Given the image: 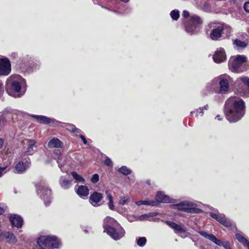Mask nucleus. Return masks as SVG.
Returning <instances> with one entry per match:
<instances>
[{
	"mask_svg": "<svg viewBox=\"0 0 249 249\" xmlns=\"http://www.w3.org/2000/svg\"><path fill=\"white\" fill-rule=\"evenodd\" d=\"M183 16L184 17V18H187L189 15V13L188 11H186V10H184L183 12Z\"/></svg>",
	"mask_w": 249,
	"mask_h": 249,
	"instance_id": "44",
	"label": "nucleus"
},
{
	"mask_svg": "<svg viewBox=\"0 0 249 249\" xmlns=\"http://www.w3.org/2000/svg\"><path fill=\"white\" fill-rule=\"evenodd\" d=\"M6 167L4 168H0V177H1L3 174V171L4 169H5Z\"/></svg>",
	"mask_w": 249,
	"mask_h": 249,
	"instance_id": "46",
	"label": "nucleus"
},
{
	"mask_svg": "<svg viewBox=\"0 0 249 249\" xmlns=\"http://www.w3.org/2000/svg\"><path fill=\"white\" fill-rule=\"evenodd\" d=\"M31 116L36 119L37 122L44 124H50L52 121V119L45 116L33 115Z\"/></svg>",
	"mask_w": 249,
	"mask_h": 249,
	"instance_id": "23",
	"label": "nucleus"
},
{
	"mask_svg": "<svg viewBox=\"0 0 249 249\" xmlns=\"http://www.w3.org/2000/svg\"><path fill=\"white\" fill-rule=\"evenodd\" d=\"M213 59L217 63H220L226 61L227 55L224 49L218 48L213 55Z\"/></svg>",
	"mask_w": 249,
	"mask_h": 249,
	"instance_id": "12",
	"label": "nucleus"
},
{
	"mask_svg": "<svg viewBox=\"0 0 249 249\" xmlns=\"http://www.w3.org/2000/svg\"><path fill=\"white\" fill-rule=\"evenodd\" d=\"M146 242V239L145 237H140L138 239L137 244L140 247H143L145 245Z\"/></svg>",
	"mask_w": 249,
	"mask_h": 249,
	"instance_id": "39",
	"label": "nucleus"
},
{
	"mask_svg": "<svg viewBox=\"0 0 249 249\" xmlns=\"http://www.w3.org/2000/svg\"><path fill=\"white\" fill-rule=\"evenodd\" d=\"M210 215L213 218L216 219L218 222L226 227H230L232 224L231 221L227 219L223 214H216L211 213Z\"/></svg>",
	"mask_w": 249,
	"mask_h": 249,
	"instance_id": "15",
	"label": "nucleus"
},
{
	"mask_svg": "<svg viewBox=\"0 0 249 249\" xmlns=\"http://www.w3.org/2000/svg\"><path fill=\"white\" fill-rule=\"evenodd\" d=\"M61 186L65 189H68L71 185L72 181L66 180L61 177L59 180Z\"/></svg>",
	"mask_w": 249,
	"mask_h": 249,
	"instance_id": "27",
	"label": "nucleus"
},
{
	"mask_svg": "<svg viewBox=\"0 0 249 249\" xmlns=\"http://www.w3.org/2000/svg\"><path fill=\"white\" fill-rule=\"evenodd\" d=\"M71 175L73 178L75 180L76 182H85V179L83 177H82L80 175L77 174L75 172H72L71 173Z\"/></svg>",
	"mask_w": 249,
	"mask_h": 249,
	"instance_id": "32",
	"label": "nucleus"
},
{
	"mask_svg": "<svg viewBox=\"0 0 249 249\" xmlns=\"http://www.w3.org/2000/svg\"><path fill=\"white\" fill-rule=\"evenodd\" d=\"M122 1H124V2H127L129 1V0H121Z\"/></svg>",
	"mask_w": 249,
	"mask_h": 249,
	"instance_id": "50",
	"label": "nucleus"
},
{
	"mask_svg": "<svg viewBox=\"0 0 249 249\" xmlns=\"http://www.w3.org/2000/svg\"><path fill=\"white\" fill-rule=\"evenodd\" d=\"M155 201L158 203H171L172 202V199L168 196L165 195L163 192H159L157 195Z\"/></svg>",
	"mask_w": 249,
	"mask_h": 249,
	"instance_id": "18",
	"label": "nucleus"
},
{
	"mask_svg": "<svg viewBox=\"0 0 249 249\" xmlns=\"http://www.w3.org/2000/svg\"><path fill=\"white\" fill-rule=\"evenodd\" d=\"M67 158L66 157H63L61 155H59L58 157L57 162L59 165V168L61 169L62 171L63 170L61 169L62 167L65 164L66 160Z\"/></svg>",
	"mask_w": 249,
	"mask_h": 249,
	"instance_id": "33",
	"label": "nucleus"
},
{
	"mask_svg": "<svg viewBox=\"0 0 249 249\" xmlns=\"http://www.w3.org/2000/svg\"><path fill=\"white\" fill-rule=\"evenodd\" d=\"M77 194L81 197H87L89 194V190L87 186L81 185L76 190Z\"/></svg>",
	"mask_w": 249,
	"mask_h": 249,
	"instance_id": "21",
	"label": "nucleus"
},
{
	"mask_svg": "<svg viewBox=\"0 0 249 249\" xmlns=\"http://www.w3.org/2000/svg\"><path fill=\"white\" fill-rule=\"evenodd\" d=\"M226 115L230 122H236L245 114V105L244 101L236 97H231L226 102Z\"/></svg>",
	"mask_w": 249,
	"mask_h": 249,
	"instance_id": "1",
	"label": "nucleus"
},
{
	"mask_svg": "<svg viewBox=\"0 0 249 249\" xmlns=\"http://www.w3.org/2000/svg\"><path fill=\"white\" fill-rule=\"evenodd\" d=\"M3 144V140L2 139H0V148H1Z\"/></svg>",
	"mask_w": 249,
	"mask_h": 249,
	"instance_id": "47",
	"label": "nucleus"
},
{
	"mask_svg": "<svg viewBox=\"0 0 249 249\" xmlns=\"http://www.w3.org/2000/svg\"><path fill=\"white\" fill-rule=\"evenodd\" d=\"M214 79H213L210 83V84H211V88L213 90H214L215 92H219V83H216V84H215L214 82Z\"/></svg>",
	"mask_w": 249,
	"mask_h": 249,
	"instance_id": "36",
	"label": "nucleus"
},
{
	"mask_svg": "<svg viewBox=\"0 0 249 249\" xmlns=\"http://www.w3.org/2000/svg\"><path fill=\"white\" fill-rule=\"evenodd\" d=\"M36 193L40 197L44 200L45 204L47 206L51 202L50 196L51 191L46 185L44 180H41L36 185Z\"/></svg>",
	"mask_w": 249,
	"mask_h": 249,
	"instance_id": "6",
	"label": "nucleus"
},
{
	"mask_svg": "<svg viewBox=\"0 0 249 249\" xmlns=\"http://www.w3.org/2000/svg\"><path fill=\"white\" fill-rule=\"evenodd\" d=\"M212 28L210 37L213 40H218L221 37H227L231 32V27L223 23H213Z\"/></svg>",
	"mask_w": 249,
	"mask_h": 249,
	"instance_id": "4",
	"label": "nucleus"
},
{
	"mask_svg": "<svg viewBox=\"0 0 249 249\" xmlns=\"http://www.w3.org/2000/svg\"><path fill=\"white\" fill-rule=\"evenodd\" d=\"M3 212V209L0 207V214H2Z\"/></svg>",
	"mask_w": 249,
	"mask_h": 249,
	"instance_id": "48",
	"label": "nucleus"
},
{
	"mask_svg": "<svg viewBox=\"0 0 249 249\" xmlns=\"http://www.w3.org/2000/svg\"><path fill=\"white\" fill-rule=\"evenodd\" d=\"M156 215L155 213H147L142 214L136 217L137 220L144 221L148 220L150 217H154Z\"/></svg>",
	"mask_w": 249,
	"mask_h": 249,
	"instance_id": "26",
	"label": "nucleus"
},
{
	"mask_svg": "<svg viewBox=\"0 0 249 249\" xmlns=\"http://www.w3.org/2000/svg\"><path fill=\"white\" fill-rule=\"evenodd\" d=\"M54 240L53 242H51V247L53 249H58L61 245L60 241L55 236H53Z\"/></svg>",
	"mask_w": 249,
	"mask_h": 249,
	"instance_id": "34",
	"label": "nucleus"
},
{
	"mask_svg": "<svg viewBox=\"0 0 249 249\" xmlns=\"http://www.w3.org/2000/svg\"><path fill=\"white\" fill-rule=\"evenodd\" d=\"M233 44L234 47L238 50L245 49L248 46L247 42L242 41L238 39H234L233 41Z\"/></svg>",
	"mask_w": 249,
	"mask_h": 249,
	"instance_id": "22",
	"label": "nucleus"
},
{
	"mask_svg": "<svg viewBox=\"0 0 249 249\" xmlns=\"http://www.w3.org/2000/svg\"><path fill=\"white\" fill-rule=\"evenodd\" d=\"M201 20L199 17L197 16L192 17L190 25H188L185 27L186 31L190 34H193L196 28L197 25L201 23Z\"/></svg>",
	"mask_w": 249,
	"mask_h": 249,
	"instance_id": "14",
	"label": "nucleus"
},
{
	"mask_svg": "<svg viewBox=\"0 0 249 249\" xmlns=\"http://www.w3.org/2000/svg\"><path fill=\"white\" fill-rule=\"evenodd\" d=\"M104 163L108 166L112 165L111 160L107 157H106V160H104Z\"/></svg>",
	"mask_w": 249,
	"mask_h": 249,
	"instance_id": "42",
	"label": "nucleus"
},
{
	"mask_svg": "<svg viewBox=\"0 0 249 249\" xmlns=\"http://www.w3.org/2000/svg\"><path fill=\"white\" fill-rule=\"evenodd\" d=\"M245 10L249 13V2H246L244 5Z\"/></svg>",
	"mask_w": 249,
	"mask_h": 249,
	"instance_id": "43",
	"label": "nucleus"
},
{
	"mask_svg": "<svg viewBox=\"0 0 249 249\" xmlns=\"http://www.w3.org/2000/svg\"><path fill=\"white\" fill-rule=\"evenodd\" d=\"M130 200V197L128 196H125L120 197L118 204L121 206H124V205L127 204Z\"/></svg>",
	"mask_w": 249,
	"mask_h": 249,
	"instance_id": "31",
	"label": "nucleus"
},
{
	"mask_svg": "<svg viewBox=\"0 0 249 249\" xmlns=\"http://www.w3.org/2000/svg\"><path fill=\"white\" fill-rule=\"evenodd\" d=\"M165 223L174 230L176 233H180L181 234V236L183 235L184 237H186L187 230L183 225H178L174 222L169 221H166Z\"/></svg>",
	"mask_w": 249,
	"mask_h": 249,
	"instance_id": "11",
	"label": "nucleus"
},
{
	"mask_svg": "<svg viewBox=\"0 0 249 249\" xmlns=\"http://www.w3.org/2000/svg\"><path fill=\"white\" fill-rule=\"evenodd\" d=\"M10 220L13 226L20 228L23 224V220L20 216L16 214L11 215Z\"/></svg>",
	"mask_w": 249,
	"mask_h": 249,
	"instance_id": "19",
	"label": "nucleus"
},
{
	"mask_svg": "<svg viewBox=\"0 0 249 249\" xmlns=\"http://www.w3.org/2000/svg\"><path fill=\"white\" fill-rule=\"evenodd\" d=\"M4 237L6 239V241L10 243H15L17 241L16 237L12 233L10 232L5 233Z\"/></svg>",
	"mask_w": 249,
	"mask_h": 249,
	"instance_id": "28",
	"label": "nucleus"
},
{
	"mask_svg": "<svg viewBox=\"0 0 249 249\" xmlns=\"http://www.w3.org/2000/svg\"><path fill=\"white\" fill-rule=\"evenodd\" d=\"M106 193L107 195V198L108 200V206L109 209L111 210H114V205L113 204V197L108 191H106Z\"/></svg>",
	"mask_w": 249,
	"mask_h": 249,
	"instance_id": "30",
	"label": "nucleus"
},
{
	"mask_svg": "<svg viewBox=\"0 0 249 249\" xmlns=\"http://www.w3.org/2000/svg\"><path fill=\"white\" fill-rule=\"evenodd\" d=\"M118 233V231L116 229V231L115 232H113V233L115 234H117Z\"/></svg>",
	"mask_w": 249,
	"mask_h": 249,
	"instance_id": "49",
	"label": "nucleus"
},
{
	"mask_svg": "<svg viewBox=\"0 0 249 249\" xmlns=\"http://www.w3.org/2000/svg\"><path fill=\"white\" fill-rule=\"evenodd\" d=\"M195 113V111H192V112H191V114L192 115V114H194V113Z\"/></svg>",
	"mask_w": 249,
	"mask_h": 249,
	"instance_id": "52",
	"label": "nucleus"
},
{
	"mask_svg": "<svg viewBox=\"0 0 249 249\" xmlns=\"http://www.w3.org/2000/svg\"><path fill=\"white\" fill-rule=\"evenodd\" d=\"M232 82L231 78L228 75H221L214 78V82L219 83V92L221 93H226L229 88V84Z\"/></svg>",
	"mask_w": 249,
	"mask_h": 249,
	"instance_id": "7",
	"label": "nucleus"
},
{
	"mask_svg": "<svg viewBox=\"0 0 249 249\" xmlns=\"http://www.w3.org/2000/svg\"><path fill=\"white\" fill-rule=\"evenodd\" d=\"M62 145V142L57 138H53L50 140L48 142V147L49 148L61 147Z\"/></svg>",
	"mask_w": 249,
	"mask_h": 249,
	"instance_id": "24",
	"label": "nucleus"
},
{
	"mask_svg": "<svg viewBox=\"0 0 249 249\" xmlns=\"http://www.w3.org/2000/svg\"><path fill=\"white\" fill-rule=\"evenodd\" d=\"M53 236H41L37 241V247L39 249H45L44 247H51V242H53Z\"/></svg>",
	"mask_w": 249,
	"mask_h": 249,
	"instance_id": "10",
	"label": "nucleus"
},
{
	"mask_svg": "<svg viewBox=\"0 0 249 249\" xmlns=\"http://www.w3.org/2000/svg\"><path fill=\"white\" fill-rule=\"evenodd\" d=\"M216 118H217L218 120H220V118H219V116H217L216 117Z\"/></svg>",
	"mask_w": 249,
	"mask_h": 249,
	"instance_id": "51",
	"label": "nucleus"
},
{
	"mask_svg": "<svg viewBox=\"0 0 249 249\" xmlns=\"http://www.w3.org/2000/svg\"><path fill=\"white\" fill-rule=\"evenodd\" d=\"M30 162L26 161L24 163L23 161H19L15 166L16 172L17 173H23L29 166Z\"/></svg>",
	"mask_w": 249,
	"mask_h": 249,
	"instance_id": "20",
	"label": "nucleus"
},
{
	"mask_svg": "<svg viewBox=\"0 0 249 249\" xmlns=\"http://www.w3.org/2000/svg\"><path fill=\"white\" fill-rule=\"evenodd\" d=\"M26 90L25 80L19 75L11 76L7 84V91L9 95L15 97H20Z\"/></svg>",
	"mask_w": 249,
	"mask_h": 249,
	"instance_id": "2",
	"label": "nucleus"
},
{
	"mask_svg": "<svg viewBox=\"0 0 249 249\" xmlns=\"http://www.w3.org/2000/svg\"><path fill=\"white\" fill-rule=\"evenodd\" d=\"M238 84L237 90L238 92L242 96H249V78L247 77H240L237 81Z\"/></svg>",
	"mask_w": 249,
	"mask_h": 249,
	"instance_id": "8",
	"label": "nucleus"
},
{
	"mask_svg": "<svg viewBox=\"0 0 249 249\" xmlns=\"http://www.w3.org/2000/svg\"><path fill=\"white\" fill-rule=\"evenodd\" d=\"M247 247L248 248V249H249V246H247Z\"/></svg>",
	"mask_w": 249,
	"mask_h": 249,
	"instance_id": "53",
	"label": "nucleus"
},
{
	"mask_svg": "<svg viewBox=\"0 0 249 249\" xmlns=\"http://www.w3.org/2000/svg\"><path fill=\"white\" fill-rule=\"evenodd\" d=\"M98 180H99L98 175L97 174H94L91 178V182H93V183H95L97 182L98 181Z\"/></svg>",
	"mask_w": 249,
	"mask_h": 249,
	"instance_id": "41",
	"label": "nucleus"
},
{
	"mask_svg": "<svg viewBox=\"0 0 249 249\" xmlns=\"http://www.w3.org/2000/svg\"><path fill=\"white\" fill-rule=\"evenodd\" d=\"M103 198V194L98 192L92 193L89 197V203L94 207H98L101 205L100 202Z\"/></svg>",
	"mask_w": 249,
	"mask_h": 249,
	"instance_id": "16",
	"label": "nucleus"
},
{
	"mask_svg": "<svg viewBox=\"0 0 249 249\" xmlns=\"http://www.w3.org/2000/svg\"><path fill=\"white\" fill-rule=\"evenodd\" d=\"M22 143L24 152L27 155H32L36 151V142L33 139H24L22 141Z\"/></svg>",
	"mask_w": 249,
	"mask_h": 249,
	"instance_id": "9",
	"label": "nucleus"
},
{
	"mask_svg": "<svg viewBox=\"0 0 249 249\" xmlns=\"http://www.w3.org/2000/svg\"><path fill=\"white\" fill-rule=\"evenodd\" d=\"M209 106L208 105H206L204 107L198 109L196 111V116H202L203 114V109H205V110H207Z\"/></svg>",
	"mask_w": 249,
	"mask_h": 249,
	"instance_id": "38",
	"label": "nucleus"
},
{
	"mask_svg": "<svg viewBox=\"0 0 249 249\" xmlns=\"http://www.w3.org/2000/svg\"><path fill=\"white\" fill-rule=\"evenodd\" d=\"M236 238L238 241L240 243H242L244 246L246 247L249 246V242L248 240L241 233H237L236 234Z\"/></svg>",
	"mask_w": 249,
	"mask_h": 249,
	"instance_id": "29",
	"label": "nucleus"
},
{
	"mask_svg": "<svg viewBox=\"0 0 249 249\" xmlns=\"http://www.w3.org/2000/svg\"><path fill=\"white\" fill-rule=\"evenodd\" d=\"M170 15L172 18L174 20H177L179 17V13L178 10H173L171 13Z\"/></svg>",
	"mask_w": 249,
	"mask_h": 249,
	"instance_id": "37",
	"label": "nucleus"
},
{
	"mask_svg": "<svg viewBox=\"0 0 249 249\" xmlns=\"http://www.w3.org/2000/svg\"><path fill=\"white\" fill-rule=\"evenodd\" d=\"M67 129L73 133H80L81 130L77 128L73 125H70L67 127Z\"/></svg>",
	"mask_w": 249,
	"mask_h": 249,
	"instance_id": "40",
	"label": "nucleus"
},
{
	"mask_svg": "<svg viewBox=\"0 0 249 249\" xmlns=\"http://www.w3.org/2000/svg\"><path fill=\"white\" fill-rule=\"evenodd\" d=\"M11 71V64L8 59H0V75H7Z\"/></svg>",
	"mask_w": 249,
	"mask_h": 249,
	"instance_id": "13",
	"label": "nucleus"
},
{
	"mask_svg": "<svg viewBox=\"0 0 249 249\" xmlns=\"http://www.w3.org/2000/svg\"><path fill=\"white\" fill-rule=\"evenodd\" d=\"M135 203L138 206H140L141 205H151V206H157L158 205L157 202L154 200H141V201L136 202Z\"/></svg>",
	"mask_w": 249,
	"mask_h": 249,
	"instance_id": "25",
	"label": "nucleus"
},
{
	"mask_svg": "<svg viewBox=\"0 0 249 249\" xmlns=\"http://www.w3.org/2000/svg\"><path fill=\"white\" fill-rule=\"evenodd\" d=\"M247 57L244 55H236L231 56L229 61V69L233 72L239 73L246 71V63Z\"/></svg>",
	"mask_w": 249,
	"mask_h": 249,
	"instance_id": "5",
	"label": "nucleus"
},
{
	"mask_svg": "<svg viewBox=\"0 0 249 249\" xmlns=\"http://www.w3.org/2000/svg\"><path fill=\"white\" fill-rule=\"evenodd\" d=\"M118 171L124 175H127L131 173V170L124 166L119 168Z\"/></svg>",
	"mask_w": 249,
	"mask_h": 249,
	"instance_id": "35",
	"label": "nucleus"
},
{
	"mask_svg": "<svg viewBox=\"0 0 249 249\" xmlns=\"http://www.w3.org/2000/svg\"><path fill=\"white\" fill-rule=\"evenodd\" d=\"M192 203L189 201H183L174 206L175 209L191 213L193 211Z\"/></svg>",
	"mask_w": 249,
	"mask_h": 249,
	"instance_id": "17",
	"label": "nucleus"
},
{
	"mask_svg": "<svg viewBox=\"0 0 249 249\" xmlns=\"http://www.w3.org/2000/svg\"><path fill=\"white\" fill-rule=\"evenodd\" d=\"M80 137L81 138V139L82 140L83 142L85 143V144H86L87 143V140L86 139V138L84 137V136L83 135H80Z\"/></svg>",
	"mask_w": 249,
	"mask_h": 249,
	"instance_id": "45",
	"label": "nucleus"
},
{
	"mask_svg": "<svg viewBox=\"0 0 249 249\" xmlns=\"http://www.w3.org/2000/svg\"><path fill=\"white\" fill-rule=\"evenodd\" d=\"M104 231L112 239L118 240L124 235L125 231L114 218L107 216L104 221Z\"/></svg>",
	"mask_w": 249,
	"mask_h": 249,
	"instance_id": "3",
	"label": "nucleus"
}]
</instances>
